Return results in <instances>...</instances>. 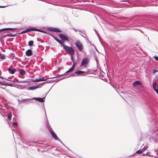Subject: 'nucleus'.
Returning a JSON list of instances; mask_svg holds the SVG:
<instances>
[{
	"label": "nucleus",
	"mask_w": 158,
	"mask_h": 158,
	"mask_svg": "<svg viewBox=\"0 0 158 158\" xmlns=\"http://www.w3.org/2000/svg\"><path fill=\"white\" fill-rule=\"evenodd\" d=\"M0 58L2 59H4L5 58V56L4 55H2L0 56Z\"/></svg>",
	"instance_id": "4be33fe9"
},
{
	"label": "nucleus",
	"mask_w": 158,
	"mask_h": 158,
	"mask_svg": "<svg viewBox=\"0 0 158 158\" xmlns=\"http://www.w3.org/2000/svg\"><path fill=\"white\" fill-rule=\"evenodd\" d=\"M50 30L51 31H53L56 32H61L60 30L56 28H50Z\"/></svg>",
	"instance_id": "9b49d317"
},
{
	"label": "nucleus",
	"mask_w": 158,
	"mask_h": 158,
	"mask_svg": "<svg viewBox=\"0 0 158 158\" xmlns=\"http://www.w3.org/2000/svg\"><path fill=\"white\" fill-rule=\"evenodd\" d=\"M158 94V89H156V88L153 89Z\"/></svg>",
	"instance_id": "b1692460"
},
{
	"label": "nucleus",
	"mask_w": 158,
	"mask_h": 158,
	"mask_svg": "<svg viewBox=\"0 0 158 158\" xmlns=\"http://www.w3.org/2000/svg\"><path fill=\"white\" fill-rule=\"evenodd\" d=\"M39 87V86H32L30 87H29V89H30L32 90V89H37Z\"/></svg>",
	"instance_id": "a211bd4d"
},
{
	"label": "nucleus",
	"mask_w": 158,
	"mask_h": 158,
	"mask_svg": "<svg viewBox=\"0 0 158 158\" xmlns=\"http://www.w3.org/2000/svg\"><path fill=\"white\" fill-rule=\"evenodd\" d=\"M0 78L2 79H5V78H4L3 77H0Z\"/></svg>",
	"instance_id": "2f4dec72"
},
{
	"label": "nucleus",
	"mask_w": 158,
	"mask_h": 158,
	"mask_svg": "<svg viewBox=\"0 0 158 158\" xmlns=\"http://www.w3.org/2000/svg\"><path fill=\"white\" fill-rule=\"evenodd\" d=\"M32 51L30 49H28L26 52V55L27 56H30L32 54Z\"/></svg>",
	"instance_id": "9d476101"
},
{
	"label": "nucleus",
	"mask_w": 158,
	"mask_h": 158,
	"mask_svg": "<svg viewBox=\"0 0 158 158\" xmlns=\"http://www.w3.org/2000/svg\"><path fill=\"white\" fill-rule=\"evenodd\" d=\"M63 48L65 49L66 52L71 55V59L73 60V56L74 54V51L72 47H69L66 45H64L63 46Z\"/></svg>",
	"instance_id": "f257e3e1"
},
{
	"label": "nucleus",
	"mask_w": 158,
	"mask_h": 158,
	"mask_svg": "<svg viewBox=\"0 0 158 158\" xmlns=\"http://www.w3.org/2000/svg\"><path fill=\"white\" fill-rule=\"evenodd\" d=\"M45 80H45V79H42L41 78H40V79H36L35 80V81L36 82H38L41 81H45Z\"/></svg>",
	"instance_id": "6ab92c4d"
},
{
	"label": "nucleus",
	"mask_w": 158,
	"mask_h": 158,
	"mask_svg": "<svg viewBox=\"0 0 158 158\" xmlns=\"http://www.w3.org/2000/svg\"><path fill=\"white\" fill-rule=\"evenodd\" d=\"M59 36L60 38V39L64 41H69V40L68 39V36L65 34H64L62 33L60 34L59 35Z\"/></svg>",
	"instance_id": "20e7f679"
},
{
	"label": "nucleus",
	"mask_w": 158,
	"mask_h": 158,
	"mask_svg": "<svg viewBox=\"0 0 158 158\" xmlns=\"http://www.w3.org/2000/svg\"><path fill=\"white\" fill-rule=\"evenodd\" d=\"M39 31L40 32H43L42 31L40 30V29H35V28H29L28 29H27L26 30L23 31L22 32H21L20 33L23 34V33H27L28 32L31 31Z\"/></svg>",
	"instance_id": "39448f33"
},
{
	"label": "nucleus",
	"mask_w": 158,
	"mask_h": 158,
	"mask_svg": "<svg viewBox=\"0 0 158 158\" xmlns=\"http://www.w3.org/2000/svg\"><path fill=\"white\" fill-rule=\"evenodd\" d=\"M154 58L156 60H158V56H155Z\"/></svg>",
	"instance_id": "bb28decb"
},
{
	"label": "nucleus",
	"mask_w": 158,
	"mask_h": 158,
	"mask_svg": "<svg viewBox=\"0 0 158 158\" xmlns=\"http://www.w3.org/2000/svg\"><path fill=\"white\" fill-rule=\"evenodd\" d=\"M89 72V70L87 69L85 71H81L80 70H78L75 72L76 74L78 75H81L85 73H87Z\"/></svg>",
	"instance_id": "0eeeda50"
},
{
	"label": "nucleus",
	"mask_w": 158,
	"mask_h": 158,
	"mask_svg": "<svg viewBox=\"0 0 158 158\" xmlns=\"http://www.w3.org/2000/svg\"><path fill=\"white\" fill-rule=\"evenodd\" d=\"M75 44L80 51H82L83 49V46L82 43L80 41H77Z\"/></svg>",
	"instance_id": "7ed1b4c3"
},
{
	"label": "nucleus",
	"mask_w": 158,
	"mask_h": 158,
	"mask_svg": "<svg viewBox=\"0 0 158 158\" xmlns=\"http://www.w3.org/2000/svg\"><path fill=\"white\" fill-rule=\"evenodd\" d=\"M34 99L37 101H39L40 102H44V98H34Z\"/></svg>",
	"instance_id": "ddd939ff"
},
{
	"label": "nucleus",
	"mask_w": 158,
	"mask_h": 158,
	"mask_svg": "<svg viewBox=\"0 0 158 158\" xmlns=\"http://www.w3.org/2000/svg\"><path fill=\"white\" fill-rule=\"evenodd\" d=\"M12 114L11 112L9 113L8 114V118L10 120L11 118Z\"/></svg>",
	"instance_id": "aec40b11"
},
{
	"label": "nucleus",
	"mask_w": 158,
	"mask_h": 158,
	"mask_svg": "<svg viewBox=\"0 0 158 158\" xmlns=\"http://www.w3.org/2000/svg\"><path fill=\"white\" fill-rule=\"evenodd\" d=\"M17 29L16 28H4L1 29L0 30V31H5L7 30H16Z\"/></svg>",
	"instance_id": "4468645a"
},
{
	"label": "nucleus",
	"mask_w": 158,
	"mask_h": 158,
	"mask_svg": "<svg viewBox=\"0 0 158 158\" xmlns=\"http://www.w3.org/2000/svg\"><path fill=\"white\" fill-rule=\"evenodd\" d=\"M50 131L51 133L53 138L56 140H59V139L57 137L56 134L52 130H50Z\"/></svg>",
	"instance_id": "1a4fd4ad"
},
{
	"label": "nucleus",
	"mask_w": 158,
	"mask_h": 158,
	"mask_svg": "<svg viewBox=\"0 0 158 158\" xmlns=\"http://www.w3.org/2000/svg\"><path fill=\"white\" fill-rule=\"evenodd\" d=\"M10 35L11 36H15V34L13 35Z\"/></svg>",
	"instance_id": "c756f323"
},
{
	"label": "nucleus",
	"mask_w": 158,
	"mask_h": 158,
	"mask_svg": "<svg viewBox=\"0 0 158 158\" xmlns=\"http://www.w3.org/2000/svg\"><path fill=\"white\" fill-rule=\"evenodd\" d=\"M156 83H154L153 84V89L156 88Z\"/></svg>",
	"instance_id": "5701e85b"
},
{
	"label": "nucleus",
	"mask_w": 158,
	"mask_h": 158,
	"mask_svg": "<svg viewBox=\"0 0 158 158\" xmlns=\"http://www.w3.org/2000/svg\"><path fill=\"white\" fill-rule=\"evenodd\" d=\"M8 71L11 74H13L15 73V72L16 71V69H11L10 68H9L8 69Z\"/></svg>",
	"instance_id": "f8f14e48"
},
{
	"label": "nucleus",
	"mask_w": 158,
	"mask_h": 158,
	"mask_svg": "<svg viewBox=\"0 0 158 158\" xmlns=\"http://www.w3.org/2000/svg\"><path fill=\"white\" fill-rule=\"evenodd\" d=\"M54 38L55 40L58 42L62 46H63V45H64V41H62L60 40H59L57 39L56 38V37H54Z\"/></svg>",
	"instance_id": "2eb2a0df"
},
{
	"label": "nucleus",
	"mask_w": 158,
	"mask_h": 158,
	"mask_svg": "<svg viewBox=\"0 0 158 158\" xmlns=\"http://www.w3.org/2000/svg\"><path fill=\"white\" fill-rule=\"evenodd\" d=\"M19 73L21 75H24L25 74V71L23 69H20Z\"/></svg>",
	"instance_id": "f3484780"
},
{
	"label": "nucleus",
	"mask_w": 158,
	"mask_h": 158,
	"mask_svg": "<svg viewBox=\"0 0 158 158\" xmlns=\"http://www.w3.org/2000/svg\"><path fill=\"white\" fill-rule=\"evenodd\" d=\"M142 155L143 156H145L147 155V154H143Z\"/></svg>",
	"instance_id": "7c9ffc66"
},
{
	"label": "nucleus",
	"mask_w": 158,
	"mask_h": 158,
	"mask_svg": "<svg viewBox=\"0 0 158 158\" xmlns=\"http://www.w3.org/2000/svg\"><path fill=\"white\" fill-rule=\"evenodd\" d=\"M132 85L134 87L137 86V85H139V86H142V83L140 81H137L133 82Z\"/></svg>",
	"instance_id": "6e6552de"
},
{
	"label": "nucleus",
	"mask_w": 158,
	"mask_h": 158,
	"mask_svg": "<svg viewBox=\"0 0 158 158\" xmlns=\"http://www.w3.org/2000/svg\"><path fill=\"white\" fill-rule=\"evenodd\" d=\"M0 83L2 85H10V84H5L2 83V82H0Z\"/></svg>",
	"instance_id": "393cba45"
},
{
	"label": "nucleus",
	"mask_w": 158,
	"mask_h": 158,
	"mask_svg": "<svg viewBox=\"0 0 158 158\" xmlns=\"http://www.w3.org/2000/svg\"><path fill=\"white\" fill-rule=\"evenodd\" d=\"M6 6H0V8H4L6 7Z\"/></svg>",
	"instance_id": "c85d7f7f"
},
{
	"label": "nucleus",
	"mask_w": 158,
	"mask_h": 158,
	"mask_svg": "<svg viewBox=\"0 0 158 158\" xmlns=\"http://www.w3.org/2000/svg\"><path fill=\"white\" fill-rule=\"evenodd\" d=\"M147 149V148H143L141 149V150H139L137 151L136 153H138L139 154H141L145 150Z\"/></svg>",
	"instance_id": "dca6fc26"
},
{
	"label": "nucleus",
	"mask_w": 158,
	"mask_h": 158,
	"mask_svg": "<svg viewBox=\"0 0 158 158\" xmlns=\"http://www.w3.org/2000/svg\"><path fill=\"white\" fill-rule=\"evenodd\" d=\"M89 63V58L88 57L85 58L82 60L80 67L83 68H86L88 66Z\"/></svg>",
	"instance_id": "f03ea898"
},
{
	"label": "nucleus",
	"mask_w": 158,
	"mask_h": 158,
	"mask_svg": "<svg viewBox=\"0 0 158 158\" xmlns=\"http://www.w3.org/2000/svg\"><path fill=\"white\" fill-rule=\"evenodd\" d=\"M34 43V42L32 40L30 41L28 43V45L29 46H32Z\"/></svg>",
	"instance_id": "412c9836"
},
{
	"label": "nucleus",
	"mask_w": 158,
	"mask_h": 158,
	"mask_svg": "<svg viewBox=\"0 0 158 158\" xmlns=\"http://www.w3.org/2000/svg\"><path fill=\"white\" fill-rule=\"evenodd\" d=\"M72 61H73V64L72 67L68 71H67L64 74H65L68 73H71L73 71V70L75 68L76 63H74L73 60H72Z\"/></svg>",
	"instance_id": "423d86ee"
},
{
	"label": "nucleus",
	"mask_w": 158,
	"mask_h": 158,
	"mask_svg": "<svg viewBox=\"0 0 158 158\" xmlns=\"http://www.w3.org/2000/svg\"><path fill=\"white\" fill-rule=\"evenodd\" d=\"M13 124L14 126H17V123L16 122L13 123Z\"/></svg>",
	"instance_id": "cd10ccee"
},
{
	"label": "nucleus",
	"mask_w": 158,
	"mask_h": 158,
	"mask_svg": "<svg viewBox=\"0 0 158 158\" xmlns=\"http://www.w3.org/2000/svg\"><path fill=\"white\" fill-rule=\"evenodd\" d=\"M157 72H158V71L157 70H156V69H154L153 71V74H154L155 73Z\"/></svg>",
	"instance_id": "a878e982"
},
{
	"label": "nucleus",
	"mask_w": 158,
	"mask_h": 158,
	"mask_svg": "<svg viewBox=\"0 0 158 158\" xmlns=\"http://www.w3.org/2000/svg\"><path fill=\"white\" fill-rule=\"evenodd\" d=\"M157 87L158 88V84L157 85Z\"/></svg>",
	"instance_id": "473e14b6"
}]
</instances>
